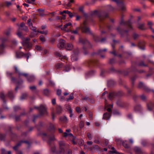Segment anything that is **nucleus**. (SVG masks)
<instances>
[{
	"instance_id": "obj_1",
	"label": "nucleus",
	"mask_w": 154,
	"mask_h": 154,
	"mask_svg": "<svg viewBox=\"0 0 154 154\" xmlns=\"http://www.w3.org/2000/svg\"><path fill=\"white\" fill-rule=\"evenodd\" d=\"M97 14L98 17L100 22L99 28L100 29L103 28V25H105V23L103 21L106 18L109 17L108 14L105 12H102L98 13L97 10H94L91 12V16H93L94 15Z\"/></svg>"
},
{
	"instance_id": "obj_2",
	"label": "nucleus",
	"mask_w": 154,
	"mask_h": 154,
	"mask_svg": "<svg viewBox=\"0 0 154 154\" xmlns=\"http://www.w3.org/2000/svg\"><path fill=\"white\" fill-rule=\"evenodd\" d=\"M59 146L58 150L56 151L57 154H65L66 151L68 150V147L66 146L65 143L62 141L58 142Z\"/></svg>"
},
{
	"instance_id": "obj_3",
	"label": "nucleus",
	"mask_w": 154,
	"mask_h": 154,
	"mask_svg": "<svg viewBox=\"0 0 154 154\" xmlns=\"http://www.w3.org/2000/svg\"><path fill=\"white\" fill-rule=\"evenodd\" d=\"M123 93L121 91H112L109 93L108 97L111 100H112L116 97H119L122 96Z\"/></svg>"
},
{
	"instance_id": "obj_4",
	"label": "nucleus",
	"mask_w": 154,
	"mask_h": 154,
	"mask_svg": "<svg viewBox=\"0 0 154 154\" xmlns=\"http://www.w3.org/2000/svg\"><path fill=\"white\" fill-rule=\"evenodd\" d=\"M13 73L10 72H7L6 74L8 77L10 78L11 80L13 82L17 84L18 85H20L23 82V81L21 79H20L19 80H17V79L15 78V77H13Z\"/></svg>"
},
{
	"instance_id": "obj_5",
	"label": "nucleus",
	"mask_w": 154,
	"mask_h": 154,
	"mask_svg": "<svg viewBox=\"0 0 154 154\" xmlns=\"http://www.w3.org/2000/svg\"><path fill=\"white\" fill-rule=\"evenodd\" d=\"M30 40V38H26L23 41L22 45L24 46V49L26 51H27L28 49L30 50L32 48V44L31 42H29V41Z\"/></svg>"
},
{
	"instance_id": "obj_6",
	"label": "nucleus",
	"mask_w": 154,
	"mask_h": 154,
	"mask_svg": "<svg viewBox=\"0 0 154 154\" xmlns=\"http://www.w3.org/2000/svg\"><path fill=\"white\" fill-rule=\"evenodd\" d=\"M124 15L123 14H121V21L120 22V24L121 25L123 24L127 26L129 28L132 29L133 27L132 26V22L131 20H129L127 21H124Z\"/></svg>"
},
{
	"instance_id": "obj_7",
	"label": "nucleus",
	"mask_w": 154,
	"mask_h": 154,
	"mask_svg": "<svg viewBox=\"0 0 154 154\" xmlns=\"http://www.w3.org/2000/svg\"><path fill=\"white\" fill-rule=\"evenodd\" d=\"M84 26L82 27L81 30L82 32L85 33H88L90 35L92 34V33L90 30L89 27L86 26L87 24V21L85 20L83 22Z\"/></svg>"
},
{
	"instance_id": "obj_8",
	"label": "nucleus",
	"mask_w": 154,
	"mask_h": 154,
	"mask_svg": "<svg viewBox=\"0 0 154 154\" xmlns=\"http://www.w3.org/2000/svg\"><path fill=\"white\" fill-rule=\"evenodd\" d=\"M16 56L17 58H20L24 56L26 57L27 60H28L29 57V54L30 55V53L28 52L26 53H24L23 52L17 51L16 52Z\"/></svg>"
},
{
	"instance_id": "obj_9",
	"label": "nucleus",
	"mask_w": 154,
	"mask_h": 154,
	"mask_svg": "<svg viewBox=\"0 0 154 154\" xmlns=\"http://www.w3.org/2000/svg\"><path fill=\"white\" fill-rule=\"evenodd\" d=\"M116 30L122 36L125 35L127 36L128 35V33L129 32L128 30H123L121 29L119 26L116 29Z\"/></svg>"
},
{
	"instance_id": "obj_10",
	"label": "nucleus",
	"mask_w": 154,
	"mask_h": 154,
	"mask_svg": "<svg viewBox=\"0 0 154 154\" xmlns=\"http://www.w3.org/2000/svg\"><path fill=\"white\" fill-rule=\"evenodd\" d=\"M39 114L40 115H42L46 114L47 113V108L43 105H41L39 110Z\"/></svg>"
},
{
	"instance_id": "obj_11",
	"label": "nucleus",
	"mask_w": 154,
	"mask_h": 154,
	"mask_svg": "<svg viewBox=\"0 0 154 154\" xmlns=\"http://www.w3.org/2000/svg\"><path fill=\"white\" fill-rule=\"evenodd\" d=\"M98 63V61L97 60H89L88 62V63L89 66H92L97 65Z\"/></svg>"
},
{
	"instance_id": "obj_12",
	"label": "nucleus",
	"mask_w": 154,
	"mask_h": 154,
	"mask_svg": "<svg viewBox=\"0 0 154 154\" xmlns=\"http://www.w3.org/2000/svg\"><path fill=\"white\" fill-rule=\"evenodd\" d=\"M65 44V41L63 39H60L57 46L60 49L63 48Z\"/></svg>"
},
{
	"instance_id": "obj_13",
	"label": "nucleus",
	"mask_w": 154,
	"mask_h": 154,
	"mask_svg": "<svg viewBox=\"0 0 154 154\" xmlns=\"http://www.w3.org/2000/svg\"><path fill=\"white\" fill-rule=\"evenodd\" d=\"M147 107L148 110H152L154 107V104L151 102H149L147 104Z\"/></svg>"
},
{
	"instance_id": "obj_14",
	"label": "nucleus",
	"mask_w": 154,
	"mask_h": 154,
	"mask_svg": "<svg viewBox=\"0 0 154 154\" xmlns=\"http://www.w3.org/2000/svg\"><path fill=\"white\" fill-rule=\"evenodd\" d=\"M6 95L11 100H13L14 97L13 92L12 91H8Z\"/></svg>"
},
{
	"instance_id": "obj_15",
	"label": "nucleus",
	"mask_w": 154,
	"mask_h": 154,
	"mask_svg": "<svg viewBox=\"0 0 154 154\" xmlns=\"http://www.w3.org/2000/svg\"><path fill=\"white\" fill-rule=\"evenodd\" d=\"M42 136H43V137H48L49 138V140H50L53 141L55 140L54 136V135H52L51 136H49L48 135L45 133H43L42 134Z\"/></svg>"
},
{
	"instance_id": "obj_16",
	"label": "nucleus",
	"mask_w": 154,
	"mask_h": 154,
	"mask_svg": "<svg viewBox=\"0 0 154 154\" xmlns=\"http://www.w3.org/2000/svg\"><path fill=\"white\" fill-rule=\"evenodd\" d=\"M84 6H81L79 8V11L82 12L84 15V16L86 18L88 17V15L85 13L84 11Z\"/></svg>"
},
{
	"instance_id": "obj_17",
	"label": "nucleus",
	"mask_w": 154,
	"mask_h": 154,
	"mask_svg": "<svg viewBox=\"0 0 154 154\" xmlns=\"http://www.w3.org/2000/svg\"><path fill=\"white\" fill-rule=\"evenodd\" d=\"M137 28L140 30H145L147 28L145 27V24L144 23L139 24Z\"/></svg>"
},
{
	"instance_id": "obj_18",
	"label": "nucleus",
	"mask_w": 154,
	"mask_h": 154,
	"mask_svg": "<svg viewBox=\"0 0 154 154\" xmlns=\"http://www.w3.org/2000/svg\"><path fill=\"white\" fill-rule=\"evenodd\" d=\"M79 42L83 44H86L88 43V41L87 39L81 37H79Z\"/></svg>"
},
{
	"instance_id": "obj_19",
	"label": "nucleus",
	"mask_w": 154,
	"mask_h": 154,
	"mask_svg": "<svg viewBox=\"0 0 154 154\" xmlns=\"http://www.w3.org/2000/svg\"><path fill=\"white\" fill-rule=\"evenodd\" d=\"M106 49H104L103 50H99L98 52V54L100 55V57L103 58L104 57V55L103 54L106 51Z\"/></svg>"
},
{
	"instance_id": "obj_20",
	"label": "nucleus",
	"mask_w": 154,
	"mask_h": 154,
	"mask_svg": "<svg viewBox=\"0 0 154 154\" xmlns=\"http://www.w3.org/2000/svg\"><path fill=\"white\" fill-rule=\"evenodd\" d=\"M134 150L138 154H143V152L140 148L138 147H135L134 149Z\"/></svg>"
},
{
	"instance_id": "obj_21",
	"label": "nucleus",
	"mask_w": 154,
	"mask_h": 154,
	"mask_svg": "<svg viewBox=\"0 0 154 154\" xmlns=\"http://www.w3.org/2000/svg\"><path fill=\"white\" fill-rule=\"evenodd\" d=\"M110 114L109 113L106 112L103 115V119L108 120L110 118Z\"/></svg>"
},
{
	"instance_id": "obj_22",
	"label": "nucleus",
	"mask_w": 154,
	"mask_h": 154,
	"mask_svg": "<svg viewBox=\"0 0 154 154\" xmlns=\"http://www.w3.org/2000/svg\"><path fill=\"white\" fill-rule=\"evenodd\" d=\"M49 131L51 132H54L55 131V127L53 124L50 123L49 125Z\"/></svg>"
},
{
	"instance_id": "obj_23",
	"label": "nucleus",
	"mask_w": 154,
	"mask_h": 154,
	"mask_svg": "<svg viewBox=\"0 0 154 154\" xmlns=\"http://www.w3.org/2000/svg\"><path fill=\"white\" fill-rule=\"evenodd\" d=\"M0 98L3 101L4 103H6L5 96L3 93L2 92H0Z\"/></svg>"
},
{
	"instance_id": "obj_24",
	"label": "nucleus",
	"mask_w": 154,
	"mask_h": 154,
	"mask_svg": "<svg viewBox=\"0 0 154 154\" xmlns=\"http://www.w3.org/2000/svg\"><path fill=\"white\" fill-rule=\"evenodd\" d=\"M56 113L57 114H60L62 112V108L59 106H57L56 108Z\"/></svg>"
},
{
	"instance_id": "obj_25",
	"label": "nucleus",
	"mask_w": 154,
	"mask_h": 154,
	"mask_svg": "<svg viewBox=\"0 0 154 154\" xmlns=\"http://www.w3.org/2000/svg\"><path fill=\"white\" fill-rule=\"evenodd\" d=\"M138 46L140 49H144L145 42H140L138 43Z\"/></svg>"
},
{
	"instance_id": "obj_26",
	"label": "nucleus",
	"mask_w": 154,
	"mask_h": 154,
	"mask_svg": "<svg viewBox=\"0 0 154 154\" xmlns=\"http://www.w3.org/2000/svg\"><path fill=\"white\" fill-rule=\"evenodd\" d=\"M116 104L118 106L120 107L123 106H124L125 105L124 103L120 100L117 101Z\"/></svg>"
},
{
	"instance_id": "obj_27",
	"label": "nucleus",
	"mask_w": 154,
	"mask_h": 154,
	"mask_svg": "<svg viewBox=\"0 0 154 154\" xmlns=\"http://www.w3.org/2000/svg\"><path fill=\"white\" fill-rule=\"evenodd\" d=\"M66 108L67 109V110L69 111V113H70V116H69L70 117H72V116L73 115L72 113V110L71 109V108L70 106L69 105H68L66 106Z\"/></svg>"
},
{
	"instance_id": "obj_28",
	"label": "nucleus",
	"mask_w": 154,
	"mask_h": 154,
	"mask_svg": "<svg viewBox=\"0 0 154 154\" xmlns=\"http://www.w3.org/2000/svg\"><path fill=\"white\" fill-rule=\"evenodd\" d=\"M21 145V144H20V141L17 143V144L14 146L13 147V149L16 152H17V151H18V148L19 146H20Z\"/></svg>"
},
{
	"instance_id": "obj_29",
	"label": "nucleus",
	"mask_w": 154,
	"mask_h": 154,
	"mask_svg": "<svg viewBox=\"0 0 154 154\" xmlns=\"http://www.w3.org/2000/svg\"><path fill=\"white\" fill-rule=\"evenodd\" d=\"M66 48L67 50H71L73 48V45L71 44L67 43Z\"/></svg>"
},
{
	"instance_id": "obj_30",
	"label": "nucleus",
	"mask_w": 154,
	"mask_h": 154,
	"mask_svg": "<svg viewBox=\"0 0 154 154\" xmlns=\"http://www.w3.org/2000/svg\"><path fill=\"white\" fill-rule=\"evenodd\" d=\"M137 77V75H135L131 78V79L132 81L131 86L132 87H134V82Z\"/></svg>"
},
{
	"instance_id": "obj_31",
	"label": "nucleus",
	"mask_w": 154,
	"mask_h": 154,
	"mask_svg": "<svg viewBox=\"0 0 154 154\" xmlns=\"http://www.w3.org/2000/svg\"><path fill=\"white\" fill-rule=\"evenodd\" d=\"M6 134H4L0 133V140L1 141L5 140Z\"/></svg>"
},
{
	"instance_id": "obj_32",
	"label": "nucleus",
	"mask_w": 154,
	"mask_h": 154,
	"mask_svg": "<svg viewBox=\"0 0 154 154\" xmlns=\"http://www.w3.org/2000/svg\"><path fill=\"white\" fill-rule=\"evenodd\" d=\"M60 120L63 123L66 122L67 121V119L65 116H63L61 117L60 119Z\"/></svg>"
},
{
	"instance_id": "obj_33",
	"label": "nucleus",
	"mask_w": 154,
	"mask_h": 154,
	"mask_svg": "<svg viewBox=\"0 0 154 154\" xmlns=\"http://www.w3.org/2000/svg\"><path fill=\"white\" fill-rule=\"evenodd\" d=\"M91 35L93 36V38L95 41L96 42H98L100 41V38L98 36L95 35L93 33Z\"/></svg>"
},
{
	"instance_id": "obj_34",
	"label": "nucleus",
	"mask_w": 154,
	"mask_h": 154,
	"mask_svg": "<svg viewBox=\"0 0 154 154\" xmlns=\"http://www.w3.org/2000/svg\"><path fill=\"white\" fill-rule=\"evenodd\" d=\"M143 89L146 92H149L152 91L153 93H154V91L150 90L149 88L148 87L145 85L144 86Z\"/></svg>"
},
{
	"instance_id": "obj_35",
	"label": "nucleus",
	"mask_w": 154,
	"mask_h": 154,
	"mask_svg": "<svg viewBox=\"0 0 154 154\" xmlns=\"http://www.w3.org/2000/svg\"><path fill=\"white\" fill-rule=\"evenodd\" d=\"M80 29V28L79 27H77L76 28V30H70V32H71L72 33L77 34H78V31Z\"/></svg>"
},
{
	"instance_id": "obj_36",
	"label": "nucleus",
	"mask_w": 154,
	"mask_h": 154,
	"mask_svg": "<svg viewBox=\"0 0 154 154\" xmlns=\"http://www.w3.org/2000/svg\"><path fill=\"white\" fill-rule=\"evenodd\" d=\"M72 25V23H69L64 26V27L61 28V29L63 30H66V29L69 26H70Z\"/></svg>"
},
{
	"instance_id": "obj_37",
	"label": "nucleus",
	"mask_w": 154,
	"mask_h": 154,
	"mask_svg": "<svg viewBox=\"0 0 154 154\" xmlns=\"http://www.w3.org/2000/svg\"><path fill=\"white\" fill-rule=\"evenodd\" d=\"M43 93L45 95L48 96L50 94V91L48 89H46L44 90Z\"/></svg>"
},
{
	"instance_id": "obj_38",
	"label": "nucleus",
	"mask_w": 154,
	"mask_h": 154,
	"mask_svg": "<svg viewBox=\"0 0 154 154\" xmlns=\"http://www.w3.org/2000/svg\"><path fill=\"white\" fill-rule=\"evenodd\" d=\"M115 84V82L112 80H110L108 82V85L109 86L111 87L113 86Z\"/></svg>"
},
{
	"instance_id": "obj_39",
	"label": "nucleus",
	"mask_w": 154,
	"mask_h": 154,
	"mask_svg": "<svg viewBox=\"0 0 154 154\" xmlns=\"http://www.w3.org/2000/svg\"><path fill=\"white\" fill-rule=\"evenodd\" d=\"M70 66L68 65H67L64 67L63 71L65 72H68L70 70Z\"/></svg>"
},
{
	"instance_id": "obj_40",
	"label": "nucleus",
	"mask_w": 154,
	"mask_h": 154,
	"mask_svg": "<svg viewBox=\"0 0 154 154\" xmlns=\"http://www.w3.org/2000/svg\"><path fill=\"white\" fill-rule=\"evenodd\" d=\"M34 77L33 76H30L27 78L28 81L30 82L33 81L34 80Z\"/></svg>"
},
{
	"instance_id": "obj_41",
	"label": "nucleus",
	"mask_w": 154,
	"mask_h": 154,
	"mask_svg": "<svg viewBox=\"0 0 154 154\" xmlns=\"http://www.w3.org/2000/svg\"><path fill=\"white\" fill-rule=\"evenodd\" d=\"M145 85L142 82H140L138 84L137 88H143Z\"/></svg>"
},
{
	"instance_id": "obj_42",
	"label": "nucleus",
	"mask_w": 154,
	"mask_h": 154,
	"mask_svg": "<svg viewBox=\"0 0 154 154\" xmlns=\"http://www.w3.org/2000/svg\"><path fill=\"white\" fill-rule=\"evenodd\" d=\"M139 66L147 67L148 66L147 64H145L143 61H140L138 64Z\"/></svg>"
},
{
	"instance_id": "obj_43",
	"label": "nucleus",
	"mask_w": 154,
	"mask_h": 154,
	"mask_svg": "<svg viewBox=\"0 0 154 154\" xmlns=\"http://www.w3.org/2000/svg\"><path fill=\"white\" fill-rule=\"evenodd\" d=\"M141 108V106L140 105H136L134 107V109L135 111H138L140 110Z\"/></svg>"
},
{
	"instance_id": "obj_44",
	"label": "nucleus",
	"mask_w": 154,
	"mask_h": 154,
	"mask_svg": "<svg viewBox=\"0 0 154 154\" xmlns=\"http://www.w3.org/2000/svg\"><path fill=\"white\" fill-rule=\"evenodd\" d=\"M74 94L73 93H71L69 97L68 98H67L66 100L67 101H68L70 100H73L74 98Z\"/></svg>"
},
{
	"instance_id": "obj_45",
	"label": "nucleus",
	"mask_w": 154,
	"mask_h": 154,
	"mask_svg": "<svg viewBox=\"0 0 154 154\" xmlns=\"http://www.w3.org/2000/svg\"><path fill=\"white\" fill-rule=\"evenodd\" d=\"M62 66V63H58L55 65V67L57 69H59L61 68Z\"/></svg>"
},
{
	"instance_id": "obj_46",
	"label": "nucleus",
	"mask_w": 154,
	"mask_h": 154,
	"mask_svg": "<svg viewBox=\"0 0 154 154\" xmlns=\"http://www.w3.org/2000/svg\"><path fill=\"white\" fill-rule=\"evenodd\" d=\"M6 40V39H3L2 40L3 42L2 44L0 45V49L1 50H2L5 47V45L4 44V42Z\"/></svg>"
},
{
	"instance_id": "obj_47",
	"label": "nucleus",
	"mask_w": 154,
	"mask_h": 154,
	"mask_svg": "<svg viewBox=\"0 0 154 154\" xmlns=\"http://www.w3.org/2000/svg\"><path fill=\"white\" fill-rule=\"evenodd\" d=\"M115 141L116 142V143L120 145L122 143V140L120 139L119 138H116Z\"/></svg>"
},
{
	"instance_id": "obj_48",
	"label": "nucleus",
	"mask_w": 154,
	"mask_h": 154,
	"mask_svg": "<svg viewBox=\"0 0 154 154\" xmlns=\"http://www.w3.org/2000/svg\"><path fill=\"white\" fill-rule=\"evenodd\" d=\"M110 70L112 71L116 72L119 73H122V71L120 70H116L115 68L113 67H111L110 69Z\"/></svg>"
},
{
	"instance_id": "obj_49",
	"label": "nucleus",
	"mask_w": 154,
	"mask_h": 154,
	"mask_svg": "<svg viewBox=\"0 0 154 154\" xmlns=\"http://www.w3.org/2000/svg\"><path fill=\"white\" fill-rule=\"evenodd\" d=\"M132 36L134 39L136 40L140 36V35L135 33H134L133 34Z\"/></svg>"
},
{
	"instance_id": "obj_50",
	"label": "nucleus",
	"mask_w": 154,
	"mask_h": 154,
	"mask_svg": "<svg viewBox=\"0 0 154 154\" xmlns=\"http://www.w3.org/2000/svg\"><path fill=\"white\" fill-rule=\"evenodd\" d=\"M27 96V94H23L21 96L20 98L21 100L26 99Z\"/></svg>"
},
{
	"instance_id": "obj_51",
	"label": "nucleus",
	"mask_w": 154,
	"mask_h": 154,
	"mask_svg": "<svg viewBox=\"0 0 154 154\" xmlns=\"http://www.w3.org/2000/svg\"><path fill=\"white\" fill-rule=\"evenodd\" d=\"M22 29H20V30H23L26 31V32H28L29 29L27 26H25L22 27Z\"/></svg>"
},
{
	"instance_id": "obj_52",
	"label": "nucleus",
	"mask_w": 154,
	"mask_h": 154,
	"mask_svg": "<svg viewBox=\"0 0 154 154\" xmlns=\"http://www.w3.org/2000/svg\"><path fill=\"white\" fill-rule=\"evenodd\" d=\"M20 116H17V115H15L14 116V118L16 121L17 122L19 121L20 120Z\"/></svg>"
},
{
	"instance_id": "obj_53",
	"label": "nucleus",
	"mask_w": 154,
	"mask_h": 154,
	"mask_svg": "<svg viewBox=\"0 0 154 154\" xmlns=\"http://www.w3.org/2000/svg\"><path fill=\"white\" fill-rule=\"evenodd\" d=\"M40 40L42 42H45V39L43 35H41L39 37Z\"/></svg>"
},
{
	"instance_id": "obj_54",
	"label": "nucleus",
	"mask_w": 154,
	"mask_h": 154,
	"mask_svg": "<svg viewBox=\"0 0 154 154\" xmlns=\"http://www.w3.org/2000/svg\"><path fill=\"white\" fill-rule=\"evenodd\" d=\"M141 144L143 146H145L148 145V143L146 141L144 140L142 142Z\"/></svg>"
},
{
	"instance_id": "obj_55",
	"label": "nucleus",
	"mask_w": 154,
	"mask_h": 154,
	"mask_svg": "<svg viewBox=\"0 0 154 154\" xmlns=\"http://www.w3.org/2000/svg\"><path fill=\"white\" fill-rule=\"evenodd\" d=\"M140 97L142 100L143 101H146V97L144 95H142L140 96Z\"/></svg>"
},
{
	"instance_id": "obj_56",
	"label": "nucleus",
	"mask_w": 154,
	"mask_h": 154,
	"mask_svg": "<svg viewBox=\"0 0 154 154\" xmlns=\"http://www.w3.org/2000/svg\"><path fill=\"white\" fill-rule=\"evenodd\" d=\"M39 13L40 14V15H42L44 12V10L42 9H38L37 10Z\"/></svg>"
},
{
	"instance_id": "obj_57",
	"label": "nucleus",
	"mask_w": 154,
	"mask_h": 154,
	"mask_svg": "<svg viewBox=\"0 0 154 154\" xmlns=\"http://www.w3.org/2000/svg\"><path fill=\"white\" fill-rule=\"evenodd\" d=\"M122 145L125 148H128L129 147V145L126 142H122Z\"/></svg>"
},
{
	"instance_id": "obj_58",
	"label": "nucleus",
	"mask_w": 154,
	"mask_h": 154,
	"mask_svg": "<svg viewBox=\"0 0 154 154\" xmlns=\"http://www.w3.org/2000/svg\"><path fill=\"white\" fill-rule=\"evenodd\" d=\"M115 59L114 58L110 59L109 61V63L110 64H113L115 62Z\"/></svg>"
},
{
	"instance_id": "obj_59",
	"label": "nucleus",
	"mask_w": 154,
	"mask_h": 154,
	"mask_svg": "<svg viewBox=\"0 0 154 154\" xmlns=\"http://www.w3.org/2000/svg\"><path fill=\"white\" fill-rule=\"evenodd\" d=\"M51 151L53 152H56L57 151H56V148L55 146L52 147L51 148Z\"/></svg>"
},
{
	"instance_id": "obj_60",
	"label": "nucleus",
	"mask_w": 154,
	"mask_h": 154,
	"mask_svg": "<svg viewBox=\"0 0 154 154\" xmlns=\"http://www.w3.org/2000/svg\"><path fill=\"white\" fill-rule=\"evenodd\" d=\"M79 126L80 128H82L84 127V122L83 121H81L80 122V123L79 124Z\"/></svg>"
},
{
	"instance_id": "obj_61",
	"label": "nucleus",
	"mask_w": 154,
	"mask_h": 154,
	"mask_svg": "<svg viewBox=\"0 0 154 154\" xmlns=\"http://www.w3.org/2000/svg\"><path fill=\"white\" fill-rule=\"evenodd\" d=\"M29 88L32 91H35L36 90V87L35 86H30L29 87Z\"/></svg>"
},
{
	"instance_id": "obj_62",
	"label": "nucleus",
	"mask_w": 154,
	"mask_h": 154,
	"mask_svg": "<svg viewBox=\"0 0 154 154\" xmlns=\"http://www.w3.org/2000/svg\"><path fill=\"white\" fill-rule=\"evenodd\" d=\"M19 29L17 30V35L20 37H22V33L20 32Z\"/></svg>"
},
{
	"instance_id": "obj_63",
	"label": "nucleus",
	"mask_w": 154,
	"mask_h": 154,
	"mask_svg": "<svg viewBox=\"0 0 154 154\" xmlns=\"http://www.w3.org/2000/svg\"><path fill=\"white\" fill-rule=\"evenodd\" d=\"M35 48L37 51L41 50L42 49L41 47L38 45H36L35 46Z\"/></svg>"
},
{
	"instance_id": "obj_64",
	"label": "nucleus",
	"mask_w": 154,
	"mask_h": 154,
	"mask_svg": "<svg viewBox=\"0 0 154 154\" xmlns=\"http://www.w3.org/2000/svg\"><path fill=\"white\" fill-rule=\"evenodd\" d=\"M5 4L6 5L7 7H8L10 5H12V3L10 2H8V1H6L5 2Z\"/></svg>"
}]
</instances>
